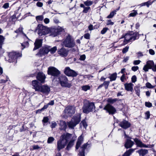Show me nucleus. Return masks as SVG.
<instances>
[{"label":"nucleus","instance_id":"nucleus-18","mask_svg":"<svg viewBox=\"0 0 156 156\" xmlns=\"http://www.w3.org/2000/svg\"><path fill=\"white\" fill-rule=\"evenodd\" d=\"M119 126L124 129H126L130 126V124L128 121L123 120L121 121L119 124Z\"/></svg>","mask_w":156,"mask_h":156},{"label":"nucleus","instance_id":"nucleus-29","mask_svg":"<svg viewBox=\"0 0 156 156\" xmlns=\"http://www.w3.org/2000/svg\"><path fill=\"white\" fill-rule=\"evenodd\" d=\"M23 28L22 27H20L19 29L15 31V32L18 34H23L24 36H25L27 39H29L28 37H27L26 35L24 34L23 31Z\"/></svg>","mask_w":156,"mask_h":156},{"label":"nucleus","instance_id":"nucleus-56","mask_svg":"<svg viewBox=\"0 0 156 156\" xmlns=\"http://www.w3.org/2000/svg\"><path fill=\"white\" fill-rule=\"evenodd\" d=\"M57 126V124L55 122H53L51 123V127L52 128H54Z\"/></svg>","mask_w":156,"mask_h":156},{"label":"nucleus","instance_id":"nucleus-44","mask_svg":"<svg viewBox=\"0 0 156 156\" xmlns=\"http://www.w3.org/2000/svg\"><path fill=\"white\" fill-rule=\"evenodd\" d=\"M146 86L147 87L149 88H154V86H152L150 83L147 82L146 84Z\"/></svg>","mask_w":156,"mask_h":156},{"label":"nucleus","instance_id":"nucleus-43","mask_svg":"<svg viewBox=\"0 0 156 156\" xmlns=\"http://www.w3.org/2000/svg\"><path fill=\"white\" fill-rule=\"evenodd\" d=\"M120 80L122 82H124L126 80V76L125 74H122L120 78Z\"/></svg>","mask_w":156,"mask_h":156},{"label":"nucleus","instance_id":"nucleus-55","mask_svg":"<svg viewBox=\"0 0 156 156\" xmlns=\"http://www.w3.org/2000/svg\"><path fill=\"white\" fill-rule=\"evenodd\" d=\"M149 54L151 55H154L155 54V52L152 49H150L149 50Z\"/></svg>","mask_w":156,"mask_h":156},{"label":"nucleus","instance_id":"nucleus-11","mask_svg":"<svg viewBox=\"0 0 156 156\" xmlns=\"http://www.w3.org/2000/svg\"><path fill=\"white\" fill-rule=\"evenodd\" d=\"M64 73L67 76H69L75 77L78 74L75 71L71 69L69 67H66L64 71Z\"/></svg>","mask_w":156,"mask_h":156},{"label":"nucleus","instance_id":"nucleus-41","mask_svg":"<svg viewBox=\"0 0 156 156\" xmlns=\"http://www.w3.org/2000/svg\"><path fill=\"white\" fill-rule=\"evenodd\" d=\"M110 82L109 81H105L103 83V85L106 89L108 88V87L109 85Z\"/></svg>","mask_w":156,"mask_h":156},{"label":"nucleus","instance_id":"nucleus-59","mask_svg":"<svg viewBox=\"0 0 156 156\" xmlns=\"http://www.w3.org/2000/svg\"><path fill=\"white\" fill-rule=\"evenodd\" d=\"M84 37L86 39H88L90 38V34L88 33L85 34L84 36Z\"/></svg>","mask_w":156,"mask_h":156},{"label":"nucleus","instance_id":"nucleus-20","mask_svg":"<svg viewBox=\"0 0 156 156\" xmlns=\"http://www.w3.org/2000/svg\"><path fill=\"white\" fill-rule=\"evenodd\" d=\"M42 40L36 39L34 44L35 46L33 49V50H35L40 48L42 45Z\"/></svg>","mask_w":156,"mask_h":156},{"label":"nucleus","instance_id":"nucleus-19","mask_svg":"<svg viewBox=\"0 0 156 156\" xmlns=\"http://www.w3.org/2000/svg\"><path fill=\"white\" fill-rule=\"evenodd\" d=\"M32 85L33 87L34 88L36 91H38L40 90V88L41 87L40 84L39 83L37 80H35L32 81Z\"/></svg>","mask_w":156,"mask_h":156},{"label":"nucleus","instance_id":"nucleus-9","mask_svg":"<svg viewBox=\"0 0 156 156\" xmlns=\"http://www.w3.org/2000/svg\"><path fill=\"white\" fill-rule=\"evenodd\" d=\"M48 74L52 76H57L60 73V72L56 68L50 67L48 68Z\"/></svg>","mask_w":156,"mask_h":156},{"label":"nucleus","instance_id":"nucleus-12","mask_svg":"<svg viewBox=\"0 0 156 156\" xmlns=\"http://www.w3.org/2000/svg\"><path fill=\"white\" fill-rule=\"evenodd\" d=\"M50 47L49 46H44L42 48L40 49L39 52L36 55L39 56H41L42 55L48 54L49 51V48H50Z\"/></svg>","mask_w":156,"mask_h":156},{"label":"nucleus","instance_id":"nucleus-64","mask_svg":"<svg viewBox=\"0 0 156 156\" xmlns=\"http://www.w3.org/2000/svg\"><path fill=\"white\" fill-rule=\"evenodd\" d=\"M80 156H84V151L83 150H82L81 151L79 152Z\"/></svg>","mask_w":156,"mask_h":156},{"label":"nucleus","instance_id":"nucleus-51","mask_svg":"<svg viewBox=\"0 0 156 156\" xmlns=\"http://www.w3.org/2000/svg\"><path fill=\"white\" fill-rule=\"evenodd\" d=\"M21 45L22 46H24V48L28 46L29 43L27 41H26V42L21 44Z\"/></svg>","mask_w":156,"mask_h":156},{"label":"nucleus","instance_id":"nucleus-58","mask_svg":"<svg viewBox=\"0 0 156 156\" xmlns=\"http://www.w3.org/2000/svg\"><path fill=\"white\" fill-rule=\"evenodd\" d=\"M114 24V23L111 21V20H108L107 23V25H112Z\"/></svg>","mask_w":156,"mask_h":156},{"label":"nucleus","instance_id":"nucleus-23","mask_svg":"<svg viewBox=\"0 0 156 156\" xmlns=\"http://www.w3.org/2000/svg\"><path fill=\"white\" fill-rule=\"evenodd\" d=\"M83 138L81 135L78 137L76 145V149H78L79 148V147L83 142Z\"/></svg>","mask_w":156,"mask_h":156},{"label":"nucleus","instance_id":"nucleus-1","mask_svg":"<svg viewBox=\"0 0 156 156\" xmlns=\"http://www.w3.org/2000/svg\"><path fill=\"white\" fill-rule=\"evenodd\" d=\"M71 137V134L69 133L64 134L61 136L60 139L57 142V148L58 151L65 147Z\"/></svg>","mask_w":156,"mask_h":156},{"label":"nucleus","instance_id":"nucleus-13","mask_svg":"<svg viewBox=\"0 0 156 156\" xmlns=\"http://www.w3.org/2000/svg\"><path fill=\"white\" fill-rule=\"evenodd\" d=\"M104 109L109 114L113 115L116 112L115 108L109 104H108L104 108Z\"/></svg>","mask_w":156,"mask_h":156},{"label":"nucleus","instance_id":"nucleus-26","mask_svg":"<svg viewBox=\"0 0 156 156\" xmlns=\"http://www.w3.org/2000/svg\"><path fill=\"white\" fill-rule=\"evenodd\" d=\"M135 142L136 143L137 145L140 147H148V146L146 145L143 143L141 141L139 140L138 139H136L135 141Z\"/></svg>","mask_w":156,"mask_h":156},{"label":"nucleus","instance_id":"nucleus-35","mask_svg":"<svg viewBox=\"0 0 156 156\" xmlns=\"http://www.w3.org/2000/svg\"><path fill=\"white\" fill-rule=\"evenodd\" d=\"M84 3L85 5L88 7L92 5L93 2L92 1L90 0H87L86 1L84 2Z\"/></svg>","mask_w":156,"mask_h":156},{"label":"nucleus","instance_id":"nucleus-27","mask_svg":"<svg viewBox=\"0 0 156 156\" xmlns=\"http://www.w3.org/2000/svg\"><path fill=\"white\" fill-rule=\"evenodd\" d=\"M137 152L140 155H141L142 156H144L148 152V151L147 150L143 149L139 150Z\"/></svg>","mask_w":156,"mask_h":156},{"label":"nucleus","instance_id":"nucleus-42","mask_svg":"<svg viewBox=\"0 0 156 156\" xmlns=\"http://www.w3.org/2000/svg\"><path fill=\"white\" fill-rule=\"evenodd\" d=\"M137 14V11L136 10H133V12L130 13L129 16H130L134 17Z\"/></svg>","mask_w":156,"mask_h":156},{"label":"nucleus","instance_id":"nucleus-52","mask_svg":"<svg viewBox=\"0 0 156 156\" xmlns=\"http://www.w3.org/2000/svg\"><path fill=\"white\" fill-rule=\"evenodd\" d=\"M153 2L154 1L151 2L150 1H149L147 2H145V4H146V5L147 6V7H149V5H151Z\"/></svg>","mask_w":156,"mask_h":156},{"label":"nucleus","instance_id":"nucleus-39","mask_svg":"<svg viewBox=\"0 0 156 156\" xmlns=\"http://www.w3.org/2000/svg\"><path fill=\"white\" fill-rule=\"evenodd\" d=\"M54 140L55 139L53 137H50L48 138L47 143L48 144L52 143Z\"/></svg>","mask_w":156,"mask_h":156},{"label":"nucleus","instance_id":"nucleus-54","mask_svg":"<svg viewBox=\"0 0 156 156\" xmlns=\"http://www.w3.org/2000/svg\"><path fill=\"white\" fill-rule=\"evenodd\" d=\"M145 105L146 107L149 108L151 107L152 106V104L149 102H146Z\"/></svg>","mask_w":156,"mask_h":156},{"label":"nucleus","instance_id":"nucleus-46","mask_svg":"<svg viewBox=\"0 0 156 156\" xmlns=\"http://www.w3.org/2000/svg\"><path fill=\"white\" fill-rule=\"evenodd\" d=\"M135 90L136 94L138 96H140V90L137 87H136L135 88Z\"/></svg>","mask_w":156,"mask_h":156},{"label":"nucleus","instance_id":"nucleus-61","mask_svg":"<svg viewBox=\"0 0 156 156\" xmlns=\"http://www.w3.org/2000/svg\"><path fill=\"white\" fill-rule=\"evenodd\" d=\"M9 7V3H5L2 6V7L5 9H7Z\"/></svg>","mask_w":156,"mask_h":156},{"label":"nucleus","instance_id":"nucleus-32","mask_svg":"<svg viewBox=\"0 0 156 156\" xmlns=\"http://www.w3.org/2000/svg\"><path fill=\"white\" fill-rule=\"evenodd\" d=\"M118 100V99L116 98L112 99V98H109L108 99L107 101L108 102L111 104H113Z\"/></svg>","mask_w":156,"mask_h":156},{"label":"nucleus","instance_id":"nucleus-30","mask_svg":"<svg viewBox=\"0 0 156 156\" xmlns=\"http://www.w3.org/2000/svg\"><path fill=\"white\" fill-rule=\"evenodd\" d=\"M117 73H115L111 75L109 77L111 81H114L116 80L117 78Z\"/></svg>","mask_w":156,"mask_h":156},{"label":"nucleus","instance_id":"nucleus-10","mask_svg":"<svg viewBox=\"0 0 156 156\" xmlns=\"http://www.w3.org/2000/svg\"><path fill=\"white\" fill-rule=\"evenodd\" d=\"M22 54L16 52L12 51L10 52V62H15V64L17 62V58L19 57H21Z\"/></svg>","mask_w":156,"mask_h":156},{"label":"nucleus","instance_id":"nucleus-45","mask_svg":"<svg viewBox=\"0 0 156 156\" xmlns=\"http://www.w3.org/2000/svg\"><path fill=\"white\" fill-rule=\"evenodd\" d=\"M108 30V28L107 27H105L103 28L102 30L101 31V34H105L107 31Z\"/></svg>","mask_w":156,"mask_h":156},{"label":"nucleus","instance_id":"nucleus-48","mask_svg":"<svg viewBox=\"0 0 156 156\" xmlns=\"http://www.w3.org/2000/svg\"><path fill=\"white\" fill-rule=\"evenodd\" d=\"M136 77L135 75L133 76L131 78V81L133 83H135L136 81Z\"/></svg>","mask_w":156,"mask_h":156},{"label":"nucleus","instance_id":"nucleus-8","mask_svg":"<svg viewBox=\"0 0 156 156\" xmlns=\"http://www.w3.org/2000/svg\"><path fill=\"white\" fill-rule=\"evenodd\" d=\"M58 79L62 86L68 87H70L71 85L68 83V80L65 76H61L59 77Z\"/></svg>","mask_w":156,"mask_h":156},{"label":"nucleus","instance_id":"nucleus-14","mask_svg":"<svg viewBox=\"0 0 156 156\" xmlns=\"http://www.w3.org/2000/svg\"><path fill=\"white\" fill-rule=\"evenodd\" d=\"M75 107L73 106H68L66 108L64 112L69 116H71L75 112Z\"/></svg>","mask_w":156,"mask_h":156},{"label":"nucleus","instance_id":"nucleus-28","mask_svg":"<svg viewBox=\"0 0 156 156\" xmlns=\"http://www.w3.org/2000/svg\"><path fill=\"white\" fill-rule=\"evenodd\" d=\"M134 149H131L127 151L123 154V156H129L134 151Z\"/></svg>","mask_w":156,"mask_h":156},{"label":"nucleus","instance_id":"nucleus-15","mask_svg":"<svg viewBox=\"0 0 156 156\" xmlns=\"http://www.w3.org/2000/svg\"><path fill=\"white\" fill-rule=\"evenodd\" d=\"M154 65V62L152 61H148L147 62L146 64L145 65L143 68V70L145 72H147L149 69H152Z\"/></svg>","mask_w":156,"mask_h":156},{"label":"nucleus","instance_id":"nucleus-21","mask_svg":"<svg viewBox=\"0 0 156 156\" xmlns=\"http://www.w3.org/2000/svg\"><path fill=\"white\" fill-rule=\"evenodd\" d=\"M37 78L41 83H44L45 79V75L42 73H38L37 76Z\"/></svg>","mask_w":156,"mask_h":156},{"label":"nucleus","instance_id":"nucleus-57","mask_svg":"<svg viewBox=\"0 0 156 156\" xmlns=\"http://www.w3.org/2000/svg\"><path fill=\"white\" fill-rule=\"evenodd\" d=\"M145 116L146 117V119H148L150 118V114L149 111H147L145 113Z\"/></svg>","mask_w":156,"mask_h":156},{"label":"nucleus","instance_id":"nucleus-17","mask_svg":"<svg viewBox=\"0 0 156 156\" xmlns=\"http://www.w3.org/2000/svg\"><path fill=\"white\" fill-rule=\"evenodd\" d=\"M40 90L38 91L41 92L43 93L48 94L50 91V88L47 85L41 86L40 88Z\"/></svg>","mask_w":156,"mask_h":156},{"label":"nucleus","instance_id":"nucleus-7","mask_svg":"<svg viewBox=\"0 0 156 156\" xmlns=\"http://www.w3.org/2000/svg\"><path fill=\"white\" fill-rule=\"evenodd\" d=\"M94 108V105L93 103L88 101L85 102L83 107V112L84 113H87L89 112H91Z\"/></svg>","mask_w":156,"mask_h":156},{"label":"nucleus","instance_id":"nucleus-34","mask_svg":"<svg viewBox=\"0 0 156 156\" xmlns=\"http://www.w3.org/2000/svg\"><path fill=\"white\" fill-rule=\"evenodd\" d=\"M43 19L44 16L42 15L37 16L36 17V20L37 22L43 20Z\"/></svg>","mask_w":156,"mask_h":156},{"label":"nucleus","instance_id":"nucleus-62","mask_svg":"<svg viewBox=\"0 0 156 156\" xmlns=\"http://www.w3.org/2000/svg\"><path fill=\"white\" fill-rule=\"evenodd\" d=\"M44 21L45 24H48L50 22L49 19L48 18H45L44 19Z\"/></svg>","mask_w":156,"mask_h":156},{"label":"nucleus","instance_id":"nucleus-16","mask_svg":"<svg viewBox=\"0 0 156 156\" xmlns=\"http://www.w3.org/2000/svg\"><path fill=\"white\" fill-rule=\"evenodd\" d=\"M69 50L64 48H62L58 49V52L61 56L62 57H66L68 55Z\"/></svg>","mask_w":156,"mask_h":156},{"label":"nucleus","instance_id":"nucleus-2","mask_svg":"<svg viewBox=\"0 0 156 156\" xmlns=\"http://www.w3.org/2000/svg\"><path fill=\"white\" fill-rule=\"evenodd\" d=\"M81 120V115L79 114L74 116L71 121L67 122V125L69 128L73 129L79 123Z\"/></svg>","mask_w":156,"mask_h":156},{"label":"nucleus","instance_id":"nucleus-37","mask_svg":"<svg viewBox=\"0 0 156 156\" xmlns=\"http://www.w3.org/2000/svg\"><path fill=\"white\" fill-rule=\"evenodd\" d=\"M116 11L115 10L114 11L111 12L110 14L108 16L107 18H111L113 17L115 14H116Z\"/></svg>","mask_w":156,"mask_h":156},{"label":"nucleus","instance_id":"nucleus-6","mask_svg":"<svg viewBox=\"0 0 156 156\" xmlns=\"http://www.w3.org/2000/svg\"><path fill=\"white\" fill-rule=\"evenodd\" d=\"M50 30L49 33L50 35L52 37L57 36L60 32H62L63 29L60 27H54L49 28Z\"/></svg>","mask_w":156,"mask_h":156},{"label":"nucleus","instance_id":"nucleus-53","mask_svg":"<svg viewBox=\"0 0 156 156\" xmlns=\"http://www.w3.org/2000/svg\"><path fill=\"white\" fill-rule=\"evenodd\" d=\"M138 69L139 67L137 66H133L131 68L132 70L134 72L136 71Z\"/></svg>","mask_w":156,"mask_h":156},{"label":"nucleus","instance_id":"nucleus-3","mask_svg":"<svg viewBox=\"0 0 156 156\" xmlns=\"http://www.w3.org/2000/svg\"><path fill=\"white\" fill-rule=\"evenodd\" d=\"M61 44L62 46H64L66 47L71 48L75 46V43L74 40L72 38L71 36L68 35L64 39Z\"/></svg>","mask_w":156,"mask_h":156},{"label":"nucleus","instance_id":"nucleus-5","mask_svg":"<svg viewBox=\"0 0 156 156\" xmlns=\"http://www.w3.org/2000/svg\"><path fill=\"white\" fill-rule=\"evenodd\" d=\"M139 34L138 33H135L133 35L127 34H126L124 37L125 40L124 41V44H126L129 42L132 41L139 38Z\"/></svg>","mask_w":156,"mask_h":156},{"label":"nucleus","instance_id":"nucleus-36","mask_svg":"<svg viewBox=\"0 0 156 156\" xmlns=\"http://www.w3.org/2000/svg\"><path fill=\"white\" fill-rule=\"evenodd\" d=\"M82 90L86 91L88 90H90V87L88 85H86L83 86L82 87Z\"/></svg>","mask_w":156,"mask_h":156},{"label":"nucleus","instance_id":"nucleus-49","mask_svg":"<svg viewBox=\"0 0 156 156\" xmlns=\"http://www.w3.org/2000/svg\"><path fill=\"white\" fill-rule=\"evenodd\" d=\"M141 62V61L139 60H136L134 61L133 63V65H136L139 64Z\"/></svg>","mask_w":156,"mask_h":156},{"label":"nucleus","instance_id":"nucleus-24","mask_svg":"<svg viewBox=\"0 0 156 156\" xmlns=\"http://www.w3.org/2000/svg\"><path fill=\"white\" fill-rule=\"evenodd\" d=\"M133 144L134 142L133 141L130 140H127L125 146L126 148H128L131 147Z\"/></svg>","mask_w":156,"mask_h":156},{"label":"nucleus","instance_id":"nucleus-50","mask_svg":"<svg viewBox=\"0 0 156 156\" xmlns=\"http://www.w3.org/2000/svg\"><path fill=\"white\" fill-rule=\"evenodd\" d=\"M49 120V119L48 118V117H44L43 118V119L42 120V122L44 123H47V122Z\"/></svg>","mask_w":156,"mask_h":156},{"label":"nucleus","instance_id":"nucleus-38","mask_svg":"<svg viewBox=\"0 0 156 156\" xmlns=\"http://www.w3.org/2000/svg\"><path fill=\"white\" fill-rule=\"evenodd\" d=\"M57 50V48L56 46L50 49L49 48V51L51 54H53L55 53Z\"/></svg>","mask_w":156,"mask_h":156},{"label":"nucleus","instance_id":"nucleus-22","mask_svg":"<svg viewBox=\"0 0 156 156\" xmlns=\"http://www.w3.org/2000/svg\"><path fill=\"white\" fill-rule=\"evenodd\" d=\"M133 84L131 83H126L124 85L125 89L127 91H132L133 90Z\"/></svg>","mask_w":156,"mask_h":156},{"label":"nucleus","instance_id":"nucleus-63","mask_svg":"<svg viewBox=\"0 0 156 156\" xmlns=\"http://www.w3.org/2000/svg\"><path fill=\"white\" fill-rule=\"evenodd\" d=\"M37 6L39 7H42L43 5V4L42 3L40 2H38L36 4Z\"/></svg>","mask_w":156,"mask_h":156},{"label":"nucleus","instance_id":"nucleus-31","mask_svg":"<svg viewBox=\"0 0 156 156\" xmlns=\"http://www.w3.org/2000/svg\"><path fill=\"white\" fill-rule=\"evenodd\" d=\"M74 141V140H72L69 141L66 147L67 149L69 150V148L73 145Z\"/></svg>","mask_w":156,"mask_h":156},{"label":"nucleus","instance_id":"nucleus-33","mask_svg":"<svg viewBox=\"0 0 156 156\" xmlns=\"http://www.w3.org/2000/svg\"><path fill=\"white\" fill-rule=\"evenodd\" d=\"M80 127L83 126V127L86 128L87 126V124L85 120H83L81 121L80 124Z\"/></svg>","mask_w":156,"mask_h":156},{"label":"nucleus","instance_id":"nucleus-4","mask_svg":"<svg viewBox=\"0 0 156 156\" xmlns=\"http://www.w3.org/2000/svg\"><path fill=\"white\" fill-rule=\"evenodd\" d=\"M37 28L38 30V34L40 36L45 35L49 33V28L42 24L38 25Z\"/></svg>","mask_w":156,"mask_h":156},{"label":"nucleus","instance_id":"nucleus-40","mask_svg":"<svg viewBox=\"0 0 156 156\" xmlns=\"http://www.w3.org/2000/svg\"><path fill=\"white\" fill-rule=\"evenodd\" d=\"M90 9V7L89 6L85 7L83 8V12L84 13H87L88 11Z\"/></svg>","mask_w":156,"mask_h":156},{"label":"nucleus","instance_id":"nucleus-25","mask_svg":"<svg viewBox=\"0 0 156 156\" xmlns=\"http://www.w3.org/2000/svg\"><path fill=\"white\" fill-rule=\"evenodd\" d=\"M67 123L65 121L62 120L60 121L59 125L61 129L65 130L67 127Z\"/></svg>","mask_w":156,"mask_h":156},{"label":"nucleus","instance_id":"nucleus-60","mask_svg":"<svg viewBox=\"0 0 156 156\" xmlns=\"http://www.w3.org/2000/svg\"><path fill=\"white\" fill-rule=\"evenodd\" d=\"M86 58V56L85 55H83L80 56V59L81 60H84Z\"/></svg>","mask_w":156,"mask_h":156},{"label":"nucleus","instance_id":"nucleus-47","mask_svg":"<svg viewBox=\"0 0 156 156\" xmlns=\"http://www.w3.org/2000/svg\"><path fill=\"white\" fill-rule=\"evenodd\" d=\"M129 49V46H126L125 48H123L122 51V53H126L128 51Z\"/></svg>","mask_w":156,"mask_h":156}]
</instances>
